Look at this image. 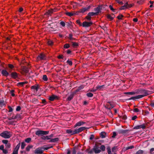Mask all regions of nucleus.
I'll return each instance as SVG.
<instances>
[{
	"instance_id": "obj_1",
	"label": "nucleus",
	"mask_w": 154,
	"mask_h": 154,
	"mask_svg": "<svg viewBox=\"0 0 154 154\" xmlns=\"http://www.w3.org/2000/svg\"><path fill=\"white\" fill-rule=\"evenodd\" d=\"M100 144V143H95L93 148L91 149L90 148L87 149L86 151L89 154H98L100 152L101 150L104 151L106 149L105 146L104 145H101L100 147L99 145Z\"/></svg>"
},
{
	"instance_id": "obj_14",
	"label": "nucleus",
	"mask_w": 154,
	"mask_h": 154,
	"mask_svg": "<svg viewBox=\"0 0 154 154\" xmlns=\"http://www.w3.org/2000/svg\"><path fill=\"white\" fill-rule=\"evenodd\" d=\"M66 131L67 133L70 134L71 135H73L74 134H76L75 130L73 131L71 129H67L66 130Z\"/></svg>"
},
{
	"instance_id": "obj_17",
	"label": "nucleus",
	"mask_w": 154,
	"mask_h": 154,
	"mask_svg": "<svg viewBox=\"0 0 154 154\" xmlns=\"http://www.w3.org/2000/svg\"><path fill=\"white\" fill-rule=\"evenodd\" d=\"M39 147L40 148L41 150H42V152L44 151V150H47L51 148L50 147L47 146L45 145H44L43 146Z\"/></svg>"
},
{
	"instance_id": "obj_21",
	"label": "nucleus",
	"mask_w": 154,
	"mask_h": 154,
	"mask_svg": "<svg viewBox=\"0 0 154 154\" xmlns=\"http://www.w3.org/2000/svg\"><path fill=\"white\" fill-rule=\"evenodd\" d=\"M35 154L43 153V152H42V150H41L40 147H38L35 149Z\"/></svg>"
},
{
	"instance_id": "obj_36",
	"label": "nucleus",
	"mask_w": 154,
	"mask_h": 154,
	"mask_svg": "<svg viewBox=\"0 0 154 154\" xmlns=\"http://www.w3.org/2000/svg\"><path fill=\"white\" fill-rule=\"evenodd\" d=\"M41 139L45 140H49L50 138H48V136H42L41 137Z\"/></svg>"
},
{
	"instance_id": "obj_25",
	"label": "nucleus",
	"mask_w": 154,
	"mask_h": 154,
	"mask_svg": "<svg viewBox=\"0 0 154 154\" xmlns=\"http://www.w3.org/2000/svg\"><path fill=\"white\" fill-rule=\"evenodd\" d=\"M105 86V85L97 86L96 87V88L97 90H103V89L104 88Z\"/></svg>"
},
{
	"instance_id": "obj_47",
	"label": "nucleus",
	"mask_w": 154,
	"mask_h": 154,
	"mask_svg": "<svg viewBox=\"0 0 154 154\" xmlns=\"http://www.w3.org/2000/svg\"><path fill=\"white\" fill-rule=\"evenodd\" d=\"M117 146H113L112 148V152H116V150L117 149Z\"/></svg>"
},
{
	"instance_id": "obj_19",
	"label": "nucleus",
	"mask_w": 154,
	"mask_h": 154,
	"mask_svg": "<svg viewBox=\"0 0 154 154\" xmlns=\"http://www.w3.org/2000/svg\"><path fill=\"white\" fill-rule=\"evenodd\" d=\"M22 69L25 73H28L29 71L28 68L25 66H22Z\"/></svg>"
},
{
	"instance_id": "obj_51",
	"label": "nucleus",
	"mask_w": 154,
	"mask_h": 154,
	"mask_svg": "<svg viewBox=\"0 0 154 154\" xmlns=\"http://www.w3.org/2000/svg\"><path fill=\"white\" fill-rule=\"evenodd\" d=\"M70 47L69 45V44H66L64 45V48H68Z\"/></svg>"
},
{
	"instance_id": "obj_24",
	"label": "nucleus",
	"mask_w": 154,
	"mask_h": 154,
	"mask_svg": "<svg viewBox=\"0 0 154 154\" xmlns=\"http://www.w3.org/2000/svg\"><path fill=\"white\" fill-rule=\"evenodd\" d=\"M59 140L58 138H56L53 139H51L49 141V142L55 143L57 142Z\"/></svg>"
},
{
	"instance_id": "obj_34",
	"label": "nucleus",
	"mask_w": 154,
	"mask_h": 154,
	"mask_svg": "<svg viewBox=\"0 0 154 154\" xmlns=\"http://www.w3.org/2000/svg\"><path fill=\"white\" fill-rule=\"evenodd\" d=\"M74 96V94H70L67 98V100L69 101L71 100L73 98Z\"/></svg>"
},
{
	"instance_id": "obj_18",
	"label": "nucleus",
	"mask_w": 154,
	"mask_h": 154,
	"mask_svg": "<svg viewBox=\"0 0 154 154\" xmlns=\"http://www.w3.org/2000/svg\"><path fill=\"white\" fill-rule=\"evenodd\" d=\"M2 75L5 76L7 77L9 75V73L5 70L3 69L2 71Z\"/></svg>"
},
{
	"instance_id": "obj_35",
	"label": "nucleus",
	"mask_w": 154,
	"mask_h": 154,
	"mask_svg": "<svg viewBox=\"0 0 154 154\" xmlns=\"http://www.w3.org/2000/svg\"><path fill=\"white\" fill-rule=\"evenodd\" d=\"M5 149L8 150H10V149L11 146V145L10 143H8V144H6L5 145Z\"/></svg>"
},
{
	"instance_id": "obj_12",
	"label": "nucleus",
	"mask_w": 154,
	"mask_h": 154,
	"mask_svg": "<svg viewBox=\"0 0 154 154\" xmlns=\"http://www.w3.org/2000/svg\"><path fill=\"white\" fill-rule=\"evenodd\" d=\"M89 128H86L85 127H81L79 128L78 129H75V131L76 134H78L79 133H80V132H82V131H83V130L86 129H88Z\"/></svg>"
},
{
	"instance_id": "obj_9",
	"label": "nucleus",
	"mask_w": 154,
	"mask_h": 154,
	"mask_svg": "<svg viewBox=\"0 0 154 154\" xmlns=\"http://www.w3.org/2000/svg\"><path fill=\"white\" fill-rule=\"evenodd\" d=\"M93 23L91 22H88L85 21L83 22L82 26L84 27H88L90 26Z\"/></svg>"
},
{
	"instance_id": "obj_20",
	"label": "nucleus",
	"mask_w": 154,
	"mask_h": 154,
	"mask_svg": "<svg viewBox=\"0 0 154 154\" xmlns=\"http://www.w3.org/2000/svg\"><path fill=\"white\" fill-rule=\"evenodd\" d=\"M39 87L38 85H37L32 86L31 87V88L35 90L36 92H37L39 88Z\"/></svg>"
},
{
	"instance_id": "obj_46",
	"label": "nucleus",
	"mask_w": 154,
	"mask_h": 154,
	"mask_svg": "<svg viewBox=\"0 0 154 154\" xmlns=\"http://www.w3.org/2000/svg\"><path fill=\"white\" fill-rule=\"evenodd\" d=\"M21 114H17L16 116H15V118L16 119H19L21 118Z\"/></svg>"
},
{
	"instance_id": "obj_15",
	"label": "nucleus",
	"mask_w": 154,
	"mask_h": 154,
	"mask_svg": "<svg viewBox=\"0 0 154 154\" xmlns=\"http://www.w3.org/2000/svg\"><path fill=\"white\" fill-rule=\"evenodd\" d=\"M93 16L91 12H90L88 13L87 16L85 18L89 21H90L91 20V17Z\"/></svg>"
},
{
	"instance_id": "obj_52",
	"label": "nucleus",
	"mask_w": 154,
	"mask_h": 154,
	"mask_svg": "<svg viewBox=\"0 0 154 154\" xmlns=\"http://www.w3.org/2000/svg\"><path fill=\"white\" fill-rule=\"evenodd\" d=\"M144 97V96L143 95H138L136 96V99H140Z\"/></svg>"
},
{
	"instance_id": "obj_50",
	"label": "nucleus",
	"mask_w": 154,
	"mask_h": 154,
	"mask_svg": "<svg viewBox=\"0 0 154 154\" xmlns=\"http://www.w3.org/2000/svg\"><path fill=\"white\" fill-rule=\"evenodd\" d=\"M47 43L49 45H52L53 44V42L52 41L49 40L48 41Z\"/></svg>"
},
{
	"instance_id": "obj_63",
	"label": "nucleus",
	"mask_w": 154,
	"mask_h": 154,
	"mask_svg": "<svg viewBox=\"0 0 154 154\" xmlns=\"http://www.w3.org/2000/svg\"><path fill=\"white\" fill-rule=\"evenodd\" d=\"M2 142L5 145L7 144L8 143V141L7 140H3L2 141Z\"/></svg>"
},
{
	"instance_id": "obj_64",
	"label": "nucleus",
	"mask_w": 154,
	"mask_h": 154,
	"mask_svg": "<svg viewBox=\"0 0 154 154\" xmlns=\"http://www.w3.org/2000/svg\"><path fill=\"white\" fill-rule=\"evenodd\" d=\"M21 108L20 106H17L16 110L17 111H19L21 110Z\"/></svg>"
},
{
	"instance_id": "obj_22",
	"label": "nucleus",
	"mask_w": 154,
	"mask_h": 154,
	"mask_svg": "<svg viewBox=\"0 0 154 154\" xmlns=\"http://www.w3.org/2000/svg\"><path fill=\"white\" fill-rule=\"evenodd\" d=\"M12 77L14 79H16L18 77L17 74L16 72H12L11 74Z\"/></svg>"
},
{
	"instance_id": "obj_2",
	"label": "nucleus",
	"mask_w": 154,
	"mask_h": 154,
	"mask_svg": "<svg viewBox=\"0 0 154 154\" xmlns=\"http://www.w3.org/2000/svg\"><path fill=\"white\" fill-rule=\"evenodd\" d=\"M11 133L8 131H4L0 134V136L5 139L9 138L12 136Z\"/></svg>"
},
{
	"instance_id": "obj_5",
	"label": "nucleus",
	"mask_w": 154,
	"mask_h": 154,
	"mask_svg": "<svg viewBox=\"0 0 154 154\" xmlns=\"http://www.w3.org/2000/svg\"><path fill=\"white\" fill-rule=\"evenodd\" d=\"M49 131L38 130L35 132V134L38 136L40 135L43 136L44 135L48 134L49 133Z\"/></svg>"
},
{
	"instance_id": "obj_37",
	"label": "nucleus",
	"mask_w": 154,
	"mask_h": 154,
	"mask_svg": "<svg viewBox=\"0 0 154 154\" xmlns=\"http://www.w3.org/2000/svg\"><path fill=\"white\" fill-rule=\"evenodd\" d=\"M32 103L34 104H37L38 103V100L37 99L35 98H33L32 100Z\"/></svg>"
},
{
	"instance_id": "obj_32",
	"label": "nucleus",
	"mask_w": 154,
	"mask_h": 154,
	"mask_svg": "<svg viewBox=\"0 0 154 154\" xmlns=\"http://www.w3.org/2000/svg\"><path fill=\"white\" fill-rule=\"evenodd\" d=\"M124 94H125L127 95H134L135 94H136V92H125L124 93Z\"/></svg>"
},
{
	"instance_id": "obj_28",
	"label": "nucleus",
	"mask_w": 154,
	"mask_h": 154,
	"mask_svg": "<svg viewBox=\"0 0 154 154\" xmlns=\"http://www.w3.org/2000/svg\"><path fill=\"white\" fill-rule=\"evenodd\" d=\"M84 88V86L83 85H81L79 86V87L75 91V93H76L77 92H78L80 90L83 89Z\"/></svg>"
},
{
	"instance_id": "obj_16",
	"label": "nucleus",
	"mask_w": 154,
	"mask_h": 154,
	"mask_svg": "<svg viewBox=\"0 0 154 154\" xmlns=\"http://www.w3.org/2000/svg\"><path fill=\"white\" fill-rule=\"evenodd\" d=\"M85 123V122L82 121H80L77 122L75 125V127H76L77 126H79L81 125H83Z\"/></svg>"
},
{
	"instance_id": "obj_26",
	"label": "nucleus",
	"mask_w": 154,
	"mask_h": 154,
	"mask_svg": "<svg viewBox=\"0 0 154 154\" xmlns=\"http://www.w3.org/2000/svg\"><path fill=\"white\" fill-rule=\"evenodd\" d=\"M106 133L105 132H102L100 134V137L102 138H104L106 137Z\"/></svg>"
},
{
	"instance_id": "obj_41",
	"label": "nucleus",
	"mask_w": 154,
	"mask_h": 154,
	"mask_svg": "<svg viewBox=\"0 0 154 154\" xmlns=\"http://www.w3.org/2000/svg\"><path fill=\"white\" fill-rule=\"evenodd\" d=\"M31 138L30 137H29L25 139V141L28 143H30L31 141Z\"/></svg>"
},
{
	"instance_id": "obj_11",
	"label": "nucleus",
	"mask_w": 154,
	"mask_h": 154,
	"mask_svg": "<svg viewBox=\"0 0 154 154\" xmlns=\"http://www.w3.org/2000/svg\"><path fill=\"white\" fill-rule=\"evenodd\" d=\"M20 143H19L16 146V147L14 149L12 154H18V150L20 148Z\"/></svg>"
},
{
	"instance_id": "obj_53",
	"label": "nucleus",
	"mask_w": 154,
	"mask_h": 154,
	"mask_svg": "<svg viewBox=\"0 0 154 154\" xmlns=\"http://www.w3.org/2000/svg\"><path fill=\"white\" fill-rule=\"evenodd\" d=\"M43 79L45 81H46L48 80V78L46 75H44L43 76Z\"/></svg>"
},
{
	"instance_id": "obj_61",
	"label": "nucleus",
	"mask_w": 154,
	"mask_h": 154,
	"mask_svg": "<svg viewBox=\"0 0 154 154\" xmlns=\"http://www.w3.org/2000/svg\"><path fill=\"white\" fill-rule=\"evenodd\" d=\"M133 111L134 112H140V110L138 108H136L134 109L133 110Z\"/></svg>"
},
{
	"instance_id": "obj_62",
	"label": "nucleus",
	"mask_w": 154,
	"mask_h": 154,
	"mask_svg": "<svg viewBox=\"0 0 154 154\" xmlns=\"http://www.w3.org/2000/svg\"><path fill=\"white\" fill-rule=\"evenodd\" d=\"M122 119L124 120H125L127 119V117L126 115L124 114L122 116Z\"/></svg>"
},
{
	"instance_id": "obj_59",
	"label": "nucleus",
	"mask_w": 154,
	"mask_h": 154,
	"mask_svg": "<svg viewBox=\"0 0 154 154\" xmlns=\"http://www.w3.org/2000/svg\"><path fill=\"white\" fill-rule=\"evenodd\" d=\"M123 16L122 14H120L117 17V18L121 20L122 19V17H123Z\"/></svg>"
},
{
	"instance_id": "obj_33",
	"label": "nucleus",
	"mask_w": 154,
	"mask_h": 154,
	"mask_svg": "<svg viewBox=\"0 0 154 154\" xmlns=\"http://www.w3.org/2000/svg\"><path fill=\"white\" fill-rule=\"evenodd\" d=\"M65 14L66 15L69 17H71L74 15L73 11L71 12H66L65 13Z\"/></svg>"
},
{
	"instance_id": "obj_30",
	"label": "nucleus",
	"mask_w": 154,
	"mask_h": 154,
	"mask_svg": "<svg viewBox=\"0 0 154 154\" xmlns=\"http://www.w3.org/2000/svg\"><path fill=\"white\" fill-rule=\"evenodd\" d=\"M78 148V146H75L73 147L72 151V154H76V150H77Z\"/></svg>"
},
{
	"instance_id": "obj_38",
	"label": "nucleus",
	"mask_w": 154,
	"mask_h": 154,
	"mask_svg": "<svg viewBox=\"0 0 154 154\" xmlns=\"http://www.w3.org/2000/svg\"><path fill=\"white\" fill-rule=\"evenodd\" d=\"M72 46L73 47L76 48L79 46V44L78 43L75 42H72Z\"/></svg>"
},
{
	"instance_id": "obj_48",
	"label": "nucleus",
	"mask_w": 154,
	"mask_h": 154,
	"mask_svg": "<svg viewBox=\"0 0 154 154\" xmlns=\"http://www.w3.org/2000/svg\"><path fill=\"white\" fill-rule=\"evenodd\" d=\"M109 8H110V10H111L113 12H116V10L113 8L112 6L111 5H110L109 6Z\"/></svg>"
},
{
	"instance_id": "obj_27",
	"label": "nucleus",
	"mask_w": 154,
	"mask_h": 154,
	"mask_svg": "<svg viewBox=\"0 0 154 154\" xmlns=\"http://www.w3.org/2000/svg\"><path fill=\"white\" fill-rule=\"evenodd\" d=\"M52 14V13L51 11V9H50V10H48L45 13L44 15L47 16H51Z\"/></svg>"
},
{
	"instance_id": "obj_40",
	"label": "nucleus",
	"mask_w": 154,
	"mask_h": 154,
	"mask_svg": "<svg viewBox=\"0 0 154 154\" xmlns=\"http://www.w3.org/2000/svg\"><path fill=\"white\" fill-rule=\"evenodd\" d=\"M73 35L71 34H69V37L68 38L69 39L71 40H75V39L72 38Z\"/></svg>"
},
{
	"instance_id": "obj_58",
	"label": "nucleus",
	"mask_w": 154,
	"mask_h": 154,
	"mask_svg": "<svg viewBox=\"0 0 154 154\" xmlns=\"http://www.w3.org/2000/svg\"><path fill=\"white\" fill-rule=\"evenodd\" d=\"M66 63L70 66H72V63L71 60H68L66 61Z\"/></svg>"
},
{
	"instance_id": "obj_6",
	"label": "nucleus",
	"mask_w": 154,
	"mask_h": 154,
	"mask_svg": "<svg viewBox=\"0 0 154 154\" xmlns=\"http://www.w3.org/2000/svg\"><path fill=\"white\" fill-rule=\"evenodd\" d=\"M91 8V6L90 5L88 6L87 7H83L79 10V12L80 13L83 14L87 11H89Z\"/></svg>"
},
{
	"instance_id": "obj_23",
	"label": "nucleus",
	"mask_w": 154,
	"mask_h": 154,
	"mask_svg": "<svg viewBox=\"0 0 154 154\" xmlns=\"http://www.w3.org/2000/svg\"><path fill=\"white\" fill-rule=\"evenodd\" d=\"M6 103L4 100H0V107H3L4 106H5Z\"/></svg>"
},
{
	"instance_id": "obj_3",
	"label": "nucleus",
	"mask_w": 154,
	"mask_h": 154,
	"mask_svg": "<svg viewBox=\"0 0 154 154\" xmlns=\"http://www.w3.org/2000/svg\"><path fill=\"white\" fill-rule=\"evenodd\" d=\"M148 91L143 89H140L137 90L136 92V94H142L141 95H143L144 97L146 96L149 94L148 93Z\"/></svg>"
},
{
	"instance_id": "obj_45",
	"label": "nucleus",
	"mask_w": 154,
	"mask_h": 154,
	"mask_svg": "<svg viewBox=\"0 0 154 154\" xmlns=\"http://www.w3.org/2000/svg\"><path fill=\"white\" fill-rule=\"evenodd\" d=\"M86 96L88 97H93V94L91 93H88L86 94Z\"/></svg>"
},
{
	"instance_id": "obj_4",
	"label": "nucleus",
	"mask_w": 154,
	"mask_h": 154,
	"mask_svg": "<svg viewBox=\"0 0 154 154\" xmlns=\"http://www.w3.org/2000/svg\"><path fill=\"white\" fill-rule=\"evenodd\" d=\"M130 131L128 129H119L118 131V132L119 134H122L123 135L126 136L129 135L128 133Z\"/></svg>"
},
{
	"instance_id": "obj_56",
	"label": "nucleus",
	"mask_w": 154,
	"mask_h": 154,
	"mask_svg": "<svg viewBox=\"0 0 154 154\" xmlns=\"http://www.w3.org/2000/svg\"><path fill=\"white\" fill-rule=\"evenodd\" d=\"M106 149L107 150L108 154H112L110 147H107Z\"/></svg>"
},
{
	"instance_id": "obj_44",
	"label": "nucleus",
	"mask_w": 154,
	"mask_h": 154,
	"mask_svg": "<svg viewBox=\"0 0 154 154\" xmlns=\"http://www.w3.org/2000/svg\"><path fill=\"white\" fill-rule=\"evenodd\" d=\"M144 151L143 150H138L135 154H143Z\"/></svg>"
},
{
	"instance_id": "obj_57",
	"label": "nucleus",
	"mask_w": 154,
	"mask_h": 154,
	"mask_svg": "<svg viewBox=\"0 0 154 154\" xmlns=\"http://www.w3.org/2000/svg\"><path fill=\"white\" fill-rule=\"evenodd\" d=\"M72 23V22L70 21L69 22H66V25L68 27H70L71 26V25Z\"/></svg>"
},
{
	"instance_id": "obj_13",
	"label": "nucleus",
	"mask_w": 154,
	"mask_h": 154,
	"mask_svg": "<svg viewBox=\"0 0 154 154\" xmlns=\"http://www.w3.org/2000/svg\"><path fill=\"white\" fill-rule=\"evenodd\" d=\"M146 128V126L145 125V124H143L142 125H138L136 126L133 128V129H138L140 128H142L143 129H144Z\"/></svg>"
},
{
	"instance_id": "obj_55",
	"label": "nucleus",
	"mask_w": 154,
	"mask_h": 154,
	"mask_svg": "<svg viewBox=\"0 0 154 154\" xmlns=\"http://www.w3.org/2000/svg\"><path fill=\"white\" fill-rule=\"evenodd\" d=\"M134 148V146L133 145L127 147H126L125 149L126 150H127L129 149H132Z\"/></svg>"
},
{
	"instance_id": "obj_31",
	"label": "nucleus",
	"mask_w": 154,
	"mask_h": 154,
	"mask_svg": "<svg viewBox=\"0 0 154 154\" xmlns=\"http://www.w3.org/2000/svg\"><path fill=\"white\" fill-rule=\"evenodd\" d=\"M110 106H109V105H107V106H105V108L107 109L110 110L114 107V106L113 104H110Z\"/></svg>"
},
{
	"instance_id": "obj_49",
	"label": "nucleus",
	"mask_w": 154,
	"mask_h": 154,
	"mask_svg": "<svg viewBox=\"0 0 154 154\" xmlns=\"http://www.w3.org/2000/svg\"><path fill=\"white\" fill-rule=\"evenodd\" d=\"M2 151L4 154H7L8 153V150L6 149H3Z\"/></svg>"
},
{
	"instance_id": "obj_42",
	"label": "nucleus",
	"mask_w": 154,
	"mask_h": 154,
	"mask_svg": "<svg viewBox=\"0 0 154 154\" xmlns=\"http://www.w3.org/2000/svg\"><path fill=\"white\" fill-rule=\"evenodd\" d=\"M26 145V144L24 142H22L21 143V149H24L25 148V147Z\"/></svg>"
},
{
	"instance_id": "obj_39",
	"label": "nucleus",
	"mask_w": 154,
	"mask_h": 154,
	"mask_svg": "<svg viewBox=\"0 0 154 154\" xmlns=\"http://www.w3.org/2000/svg\"><path fill=\"white\" fill-rule=\"evenodd\" d=\"M33 146L28 145L26 148V150L27 151H29L30 149L33 147Z\"/></svg>"
},
{
	"instance_id": "obj_7",
	"label": "nucleus",
	"mask_w": 154,
	"mask_h": 154,
	"mask_svg": "<svg viewBox=\"0 0 154 154\" xmlns=\"http://www.w3.org/2000/svg\"><path fill=\"white\" fill-rule=\"evenodd\" d=\"M103 6L102 5H99L97 8L94 9V11L96 12H95L97 15H98L101 12V10L103 9Z\"/></svg>"
},
{
	"instance_id": "obj_10",
	"label": "nucleus",
	"mask_w": 154,
	"mask_h": 154,
	"mask_svg": "<svg viewBox=\"0 0 154 154\" xmlns=\"http://www.w3.org/2000/svg\"><path fill=\"white\" fill-rule=\"evenodd\" d=\"M48 99L51 101H53L55 100H59V97L57 95L52 94L49 97Z\"/></svg>"
},
{
	"instance_id": "obj_8",
	"label": "nucleus",
	"mask_w": 154,
	"mask_h": 154,
	"mask_svg": "<svg viewBox=\"0 0 154 154\" xmlns=\"http://www.w3.org/2000/svg\"><path fill=\"white\" fill-rule=\"evenodd\" d=\"M46 57L44 54L42 53L38 55L37 59L38 60H44L46 59Z\"/></svg>"
},
{
	"instance_id": "obj_60",
	"label": "nucleus",
	"mask_w": 154,
	"mask_h": 154,
	"mask_svg": "<svg viewBox=\"0 0 154 154\" xmlns=\"http://www.w3.org/2000/svg\"><path fill=\"white\" fill-rule=\"evenodd\" d=\"M136 100V96L131 97L130 98L127 99L128 100Z\"/></svg>"
},
{
	"instance_id": "obj_29",
	"label": "nucleus",
	"mask_w": 154,
	"mask_h": 154,
	"mask_svg": "<svg viewBox=\"0 0 154 154\" xmlns=\"http://www.w3.org/2000/svg\"><path fill=\"white\" fill-rule=\"evenodd\" d=\"M28 83L27 82H19L17 84V85L19 86H23L25 84H26Z\"/></svg>"
},
{
	"instance_id": "obj_54",
	"label": "nucleus",
	"mask_w": 154,
	"mask_h": 154,
	"mask_svg": "<svg viewBox=\"0 0 154 154\" xmlns=\"http://www.w3.org/2000/svg\"><path fill=\"white\" fill-rule=\"evenodd\" d=\"M149 105L152 107H154V100L151 101Z\"/></svg>"
},
{
	"instance_id": "obj_43",
	"label": "nucleus",
	"mask_w": 154,
	"mask_h": 154,
	"mask_svg": "<svg viewBox=\"0 0 154 154\" xmlns=\"http://www.w3.org/2000/svg\"><path fill=\"white\" fill-rule=\"evenodd\" d=\"M106 17H107V18L109 19L110 20H112L113 18L112 17L111 15L109 14H107L106 15Z\"/></svg>"
}]
</instances>
